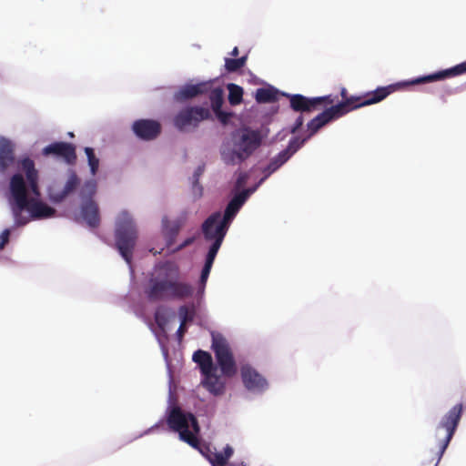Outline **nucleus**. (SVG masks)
I'll use <instances>...</instances> for the list:
<instances>
[{
  "mask_svg": "<svg viewBox=\"0 0 466 466\" xmlns=\"http://www.w3.org/2000/svg\"><path fill=\"white\" fill-rule=\"evenodd\" d=\"M201 385L214 396L224 394L226 389L225 381L217 374V371L203 374Z\"/></svg>",
  "mask_w": 466,
  "mask_h": 466,
  "instance_id": "18",
  "label": "nucleus"
},
{
  "mask_svg": "<svg viewBox=\"0 0 466 466\" xmlns=\"http://www.w3.org/2000/svg\"><path fill=\"white\" fill-rule=\"evenodd\" d=\"M211 268L204 266L200 275V283L205 286L209 276Z\"/></svg>",
  "mask_w": 466,
  "mask_h": 466,
  "instance_id": "37",
  "label": "nucleus"
},
{
  "mask_svg": "<svg viewBox=\"0 0 466 466\" xmlns=\"http://www.w3.org/2000/svg\"><path fill=\"white\" fill-rule=\"evenodd\" d=\"M240 466H245V464L243 462L240 463Z\"/></svg>",
  "mask_w": 466,
  "mask_h": 466,
  "instance_id": "47",
  "label": "nucleus"
},
{
  "mask_svg": "<svg viewBox=\"0 0 466 466\" xmlns=\"http://www.w3.org/2000/svg\"><path fill=\"white\" fill-rule=\"evenodd\" d=\"M215 215H218V217L215 218L214 222L210 226V230L212 232H216L217 225H218V223L221 221V213L220 212H215L212 215H210L209 217H213Z\"/></svg>",
  "mask_w": 466,
  "mask_h": 466,
  "instance_id": "39",
  "label": "nucleus"
},
{
  "mask_svg": "<svg viewBox=\"0 0 466 466\" xmlns=\"http://www.w3.org/2000/svg\"><path fill=\"white\" fill-rule=\"evenodd\" d=\"M186 331H187L186 324L180 323V326L177 331V337L179 339H181L184 336V334L186 333Z\"/></svg>",
  "mask_w": 466,
  "mask_h": 466,
  "instance_id": "43",
  "label": "nucleus"
},
{
  "mask_svg": "<svg viewBox=\"0 0 466 466\" xmlns=\"http://www.w3.org/2000/svg\"><path fill=\"white\" fill-rule=\"evenodd\" d=\"M20 172L14 174L9 182V189L14 200V214L16 218L27 209L33 218L41 219L54 217L56 210L47 204L38 200L40 187L38 185L39 174L35 162L28 157H23L17 163ZM27 221L17 218L19 225Z\"/></svg>",
  "mask_w": 466,
  "mask_h": 466,
  "instance_id": "2",
  "label": "nucleus"
},
{
  "mask_svg": "<svg viewBox=\"0 0 466 466\" xmlns=\"http://www.w3.org/2000/svg\"><path fill=\"white\" fill-rule=\"evenodd\" d=\"M218 215L208 217L202 224V232L207 240H214L207 254L205 265L206 267L212 268L216 256L222 245L223 239L226 236L225 231L220 228H216V232L210 230V226L214 222Z\"/></svg>",
  "mask_w": 466,
  "mask_h": 466,
  "instance_id": "9",
  "label": "nucleus"
},
{
  "mask_svg": "<svg viewBox=\"0 0 466 466\" xmlns=\"http://www.w3.org/2000/svg\"><path fill=\"white\" fill-rule=\"evenodd\" d=\"M228 102L232 106L241 103L243 96V88L236 84H228Z\"/></svg>",
  "mask_w": 466,
  "mask_h": 466,
  "instance_id": "30",
  "label": "nucleus"
},
{
  "mask_svg": "<svg viewBox=\"0 0 466 466\" xmlns=\"http://www.w3.org/2000/svg\"><path fill=\"white\" fill-rule=\"evenodd\" d=\"M206 118H174V126L180 131L190 132L198 127Z\"/></svg>",
  "mask_w": 466,
  "mask_h": 466,
  "instance_id": "27",
  "label": "nucleus"
},
{
  "mask_svg": "<svg viewBox=\"0 0 466 466\" xmlns=\"http://www.w3.org/2000/svg\"><path fill=\"white\" fill-rule=\"evenodd\" d=\"M234 453L233 448L227 444L223 451H211L207 454V458L212 466H227L228 460Z\"/></svg>",
  "mask_w": 466,
  "mask_h": 466,
  "instance_id": "25",
  "label": "nucleus"
},
{
  "mask_svg": "<svg viewBox=\"0 0 466 466\" xmlns=\"http://www.w3.org/2000/svg\"><path fill=\"white\" fill-rule=\"evenodd\" d=\"M248 197V190H243L242 192L234 196L226 207L224 215L223 217L221 216V221L218 223V225H217L216 228H221L225 231V234H227L230 222L239 211L243 204L246 202Z\"/></svg>",
  "mask_w": 466,
  "mask_h": 466,
  "instance_id": "12",
  "label": "nucleus"
},
{
  "mask_svg": "<svg viewBox=\"0 0 466 466\" xmlns=\"http://www.w3.org/2000/svg\"><path fill=\"white\" fill-rule=\"evenodd\" d=\"M218 215L208 217L202 224V232L207 240H214L207 254L205 265L206 267L212 268L216 256L222 245L223 239L226 236L225 231L220 228H216V232L210 230V226L214 222Z\"/></svg>",
  "mask_w": 466,
  "mask_h": 466,
  "instance_id": "10",
  "label": "nucleus"
},
{
  "mask_svg": "<svg viewBox=\"0 0 466 466\" xmlns=\"http://www.w3.org/2000/svg\"><path fill=\"white\" fill-rule=\"evenodd\" d=\"M183 224L184 223L181 219H177L174 221H169L167 218L162 219L163 232L167 248H171L174 245L177 236L183 227Z\"/></svg>",
  "mask_w": 466,
  "mask_h": 466,
  "instance_id": "22",
  "label": "nucleus"
},
{
  "mask_svg": "<svg viewBox=\"0 0 466 466\" xmlns=\"http://www.w3.org/2000/svg\"><path fill=\"white\" fill-rule=\"evenodd\" d=\"M290 157L287 152L283 150L279 152L275 157H273L267 167L264 169V172L267 173V176L278 170L283 164H285Z\"/></svg>",
  "mask_w": 466,
  "mask_h": 466,
  "instance_id": "28",
  "label": "nucleus"
},
{
  "mask_svg": "<svg viewBox=\"0 0 466 466\" xmlns=\"http://www.w3.org/2000/svg\"><path fill=\"white\" fill-rule=\"evenodd\" d=\"M248 179V175L246 173L239 174L237 179V186L241 187Z\"/></svg>",
  "mask_w": 466,
  "mask_h": 466,
  "instance_id": "41",
  "label": "nucleus"
},
{
  "mask_svg": "<svg viewBox=\"0 0 466 466\" xmlns=\"http://www.w3.org/2000/svg\"><path fill=\"white\" fill-rule=\"evenodd\" d=\"M400 86H402L401 83L381 86L360 96H350L347 89L342 87L340 100L338 96L331 94L315 97H307L300 94H283V96L289 98L290 108L294 112L310 114L320 111L316 116H342L352 110L380 102Z\"/></svg>",
  "mask_w": 466,
  "mask_h": 466,
  "instance_id": "1",
  "label": "nucleus"
},
{
  "mask_svg": "<svg viewBox=\"0 0 466 466\" xmlns=\"http://www.w3.org/2000/svg\"><path fill=\"white\" fill-rule=\"evenodd\" d=\"M279 91L272 87H261L256 91L255 98L258 103H272L279 98Z\"/></svg>",
  "mask_w": 466,
  "mask_h": 466,
  "instance_id": "26",
  "label": "nucleus"
},
{
  "mask_svg": "<svg viewBox=\"0 0 466 466\" xmlns=\"http://www.w3.org/2000/svg\"><path fill=\"white\" fill-rule=\"evenodd\" d=\"M15 153L14 145L6 138H0V172H5L14 166Z\"/></svg>",
  "mask_w": 466,
  "mask_h": 466,
  "instance_id": "20",
  "label": "nucleus"
},
{
  "mask_svg": "<svg viewBox=\"0 0 466 466\" xmlns=\"http://www.w3.org/2000/svg\"><path fill=\"white\" fill-rule=\"evenodd\" d=\"M81 215L90 228H97L99 226V208L93 199L86 200L82 204Z\"/></svg>",
  "mask_w": 466,
  "mask_h": 466,
  "instance_id": "21",
  "label": "nucleus"
},
{
  "mask_svg": "<svg viewBox=\"0 0 466 466\" xmlns=\"http://www.w3.org/2000/svg\"><path fill=\"white\" fill-rule=\"evenodd\" d=\"M268 129L241 126L230 131L220 148L221 158L227 165H239L249 158L262 145Z\"/></svg>",
  "mask_w": 466,
  "mask_h": 466,
  "instance_id": "4",
  "label": "nucleus"
},
{
  "mask_svg": "<svg viewBox=\"0 0 466 466\" xmlns=\"http://www.w3.org/2000/svg\"><path fill=\"white\" fill-rule=\"evenodd\" d=\"M80 184V179L77 175L73 172L70 174L68 179L66 180L64 187L60 191L50 190L49 199L54 203H60L65 200L71 193H73Z\"/></svg>",
  "mask_w": 466,
  "mask_h": 466,
  "instance_id": "19",
  "label": "nucleus"
},
{
  "mask_svg": "<svg viewBox=\"0 0 466 466\" xmlns=\"http://www.w3.org/2000/svg\"><path fill=\"white\" fill-rule=\"evenodd\" d=\"M85 153L87 157V161L90 167L91 174L95 176L99 167V159L96 157L94 149L92 147H86Z\"/></svg>",
  "mask_w": 466,
  "mask_h": 466,
  "instance_id": "31",
  "label": "nucleus"
},
{
  "mask_svg": "<svg viewBox=\"0 0 466 466\" xmlns=\"http://www.w3.org/2000/svg\"><path fill=\"white\" fill-rule=\"evenodd\" d=\"M96 183L94 180L86 181L80 190V197L85 199H92V197L96 194Z\"/></svg>",
  "mask_w": 466,
  "mask_h": 466,
  "instance_id": "32",
  "label": "nucleus"
},
{
  "mask_svg": "<svg viewBox=\"0 0 466 466\" xmlns=\"http://www.w3.org/2000/svg\"><path fill=\"white\" fill-rule=\"evenodd\" d=\"M133 130L138 137L152 140L159 135L161 127L155 120L140 118L133 124Z\"/></svg>",
  "mask_w": 466,
  "mask_h": 466,
  "instance_id": "15",
  "label": "nucleus"
},
{
  "mask_svg": "<svg viewBox=\"0 0 466 466\" xmlns=\"http://www.w3.org/2000/svg\"><path fill=\"white\" fill-rule=\"evenodd\" d=\"M193 360L198 365L203 374L217 371V367L213 363L212 356L209 352L198 350L193 354Z\"/></svg>",
  "mask_w": 466,
  "mask_h": 466,
  "instance_id": "24",
  "label": "nucleus"
},
{
  "mask_svg": "<svg viewBox=\"0 0 466 466\" xmlns=\"http://www.w3.org/2000/svg\"><path fill=\"white\" fill-rule=\"evenodd\" d=\"M154 318H155V321H156L157 327L159 329H161L162 330H164L167 324V319L166 315L160 311H157L155 313Z\"/></svg>",
  "mask_w": 466,
  "mask_h": 466,
  "instance_id": "35",
  "label": "nucleus"
},
{
  "mask_svg": "<svg viewBox=\"0 0 466 466\" xmlns=\"http://www.w3.org/2000/svg\"><path fill=\"white\" fill-rule=\"evenodd\" d=\"M137 238V231L131 216L125 211L120 213L116 219L115 240L120 255L128 264H131Z\"/></svg>",
  "mask_w": 466,
  "mask_h": 466,
  "instance_id": "6",
  "label": "nucleus"
},
{
  "mask_svg": "<svg viewBox=\"0 0 466 466\" xmlns=\"http://www.w3.org/2000/svg\"><path fill=\"white\" fill-rule=\"evenodd\" d=\"M194 240H195V238L193 237L187 238L178 247H177L175 248V250H181V249H183L184 248L191 245L194 242Z\"/></svg>",
  "mask_w": 466,
  "mask_h": 466,
  "instance_id": "40",
  "label": "nucleus"
},
{
  "mask_svg": "<svg viewBox=\"0 0 466 466\" xmlns=\"http://www.w3.org/2000/svg\"><path fill=\"white\" fill-rule=\"evenodd\" d=\"M167 423L173 431L179 433L181 441L193 448H198L199 439L198 435L200 432V427L195 415L190 412H184L181 408L176 406L170 410Z\"/></svg>",
  "mask_w": 466,
  "mask_h": 466,
  "instance_id": "5",
  "label": "nucleus"
},
{
  "mask_svg": "<svg viewBox=\"0 0 466 466\" xmlns=\"http://www.w3.org/2000/svg\"><path fill=\"white\" fill-rule=\"evenodd\" d=\"M204 168L202 167H198L195 172V177L198 178L203 172Z\"/></svg>",
  "mask_w": 466,
  "mask_h": 466,
  "instance_id": "45",
  "label": "nucleus"
},
{
  "mask_svg": "<svg viewBox=\"0 0 466 466\" xmlns=\"http://www.w3.org/2000/svg\"><path fill=\"white\" fill-rule=\"evenodd\" d=\"M463 410V406L461 403L456 404L453 406L442 418L441 421L440 422L439 426L437 427V434L441 430L445 431V434L442 440H441L439 444V451L437 453L436 462L434 466H437L439 461H441L444 451H446L447 447L449 446V443L451 440L452 439L455 431L458 427V424L460 422V420L461 418Z\"/></svg>",
  "mask_w": 466,
  "mask_h": 466,
  "instance_id": "8",
  "label": "nucleus"
},
{
  "mask_svg": "<svg viewBox=\"0 0 466 466\" xmlns=\"http://www.w3.org/2000/svg\"><path fill=\"white\" fill-rule=\"evenodd\" d=\"M179 275L178 266L172 261L157 264L145 288L148 300L157 302L192 298L194 287L188 282L179 280Z\"/></svg>",
  "mask_w": 466,
  "mask_h": 466,
  "instance_id": "3",
  "label": "nucleus"
},
{
  "mask_svg": "<svg viewBox=\"0 0 466 466\" xmlns=\"http://www.w3.org/2000/svg\"><path fill=\"white\" fill-rule=\"evenodd\" d=\"M464 73H466V61L462 62L451 68L439 71L437 73L431 74V75H428L425 76L415 78L412 81H410L409 84L420 85V84H424V83H429V82H433V81H439V80H442V79H445L448 77H452V76H456L459 75H462Z\"/></svg>",
  "mask_w": 466,
  "mask_h": 466,
  "instance_id": "16",
  "label": "nucleus"
},
{
  "mask_svg": "<svg viewBox=\"0 0 466 466\" xmlns=\"http://www.w3.org/2000/svg\"><path fill=\"white\" fill-rule=\"evenodd\" d=\"M248 56H244L239 58H225V69L228 73H235L245 66Z\"/></svg>",
  "mask_w": 466,
  "mask_h": 466,
  "instance_id": "29",
  "label": "nucleus"
},
{
  "mask_svg": "<svg viewBox=\"0 0 466 466\" xmlns=\"http://www.w3.org/2000/svg\"><path fill=\"white\" fill-rule=\"evenodd\" d=\"M45 156L54 155L62 157L67 164H75L76 160V147L66 142H55L43 149Z\"/></svg>",
  "mask_w": 466,
  "mask_h": 466,
  "instance_id": "14",
  "label": "nucleus"
},
{
  "mask_svg": "<svg viewBox=\"0 0 466 466\" xmlns=\"http://www.w3.org/2000/svg\"><path fill=\"white\" fill-rule=\"evenodd\" d=\"M177 116H211L209 109L207 107L194 106L188 108L185 114H179Z\"/></svg>",
  "mask_w": 466,
  "mask_h": 466,
  "instance_id": "33",
  "label": "nucleus"
},
{
  "mask_svg": "<svg viewBox=\"0 0 466 466\" xmlns=\"http://www.w3.org/2000/svg\"><path fill=\"white\" fill-rule=\"evenodd\" d=\"M229 466H236L234 463H230Z\"/></svg>",
  "mask_w": 466,
  "mask_h": 466,
  "instance_id": "46",
  "label": "nucleus"
},
{
  "mask_svg": "<svg viewBox=\"0 0 466 466\" xmlns=\"http://www.w3.org/2000/svg\"><path fill=\"white\" fill-rule=\"evenodd\" d=\"M211 349L215 353L217 363L224 377L232 378L238 369L233 352L227 339L220 333L212 332Z\"/></svg>",
  "mask_w": 466,
  "mask_h": 466,
  "instance_id": "7",
  "label": "nucleus"
},
{
  "mask_svg": "<svg viewBox=\"0 0 466 466\" xmlns=\"http://www.w3.org/2000/svg\"><path fill=\"white\" fill-rule=\"evenodd\" d=\"M245 388L250 391L262 392L268 389L267 380L252 366L245 364L240 369Z\"/></svg>",
  "mask_w": 466,
  "mask_h": 466,
  "instance_id": "11",
  "label": "nucleus"
},
{
  "mask_svg": "<svg viewBox=\"0 0 466 466\" xmlns=\"http://www.w3.org/2000/svg\"><path fill=\"white\" fill-rule=\"evenodd\" d=\"M334 118H312L310 122L308 124V129L309 131V135L303 138L299 137H292L286 149H284V152H287L289 154V157H291V156L296 153L305 143V141L309 138L311 136H313L320 127L328 124L330 120H333Z\"/></svg>",
  "mask_w": 466,
  "mask_h": 466,
  "instance_id": "13",
  "label": "nucleus"
},
{
  "mask_svg": "<svg viewBox=\"0 0 466 466\" xmlns=\"http://www.w3.org/2000/svg\"><path fill=\"white\" fill-rule=\"evenodd\" d=\"M9 237H10V230L9 229H5L0 234V250L3 249L5 248V246L8 243Z\"/></svg>",
  "mask_w": 466,
  "mask_h": 466,
  "instance_id": "36",
  "label": "nucleus"
},
{
  "mask_svg": "<svg viewBox=\"0 0 466 466\" xmlns=\"http://www.w3.org/2000/svg\"><path fill=\"white\" fill-rule=\"evenodd\" d=\"M239 54V50L238 46H235L232 51L229 53V55L233 57H237Z\"/></svg>",
  "mask_w": 466,
  "mask_h": 466,
  "instance_id": "44",
  "label": "nucleus"
},
{
  "mask_svg": "<svg viewBox=\"0 0 466 466\" xmlns=\"http://www.w3.org/2000/svg\"><path fill=\"white\" fill-rule=\"evenodd\" d=\"M233 118H218L219 121V124L224 128H230L234 126V123L232 122Z\"/></svg>",
  "mask_w": 466,
  "mask_h": 466,
  "instance_id": "38",
  "label": "nucleus"
},
{
  "mask_svg": "<svg viewBox=\"0 0 466 466\" xmlns=\"http://www.w3.org/2000/svg\"><path fill=\"white\" fill-rule=\"evenodd\" d=\"M178 315L181 320V323L187 324L193 320L194 318V310L190 309L187 306L183 305L178 309Z\"/></svg>",
  "mask_w": 466,
  "mask_h": 466,
  "instance_id": "34",
  "label": "nucleus"
},
{
  "mask_svg": "<svg viewBox=\"0 0 466 466\" xmlns=\"http://www.w3.org/2000/svg\"><path fill=\"white\" fill-rule=\"evenodd\" d=\"M211 86L212 83L210 81L200 82L195 85H186L175 93L174 99L177 102H185L199 95L208 93Z\"/></svg>",
  "mask_w": 466,
  "mask_h": 466,
  "instance_id": "17",
  "label": "nucleus"
},
{
  "mask_svg": "<svg viewBox=\"0 0 466 466\" xmlns=\"http://www.w3.org/2000/svg\"><path fill=\"white\" fill-rule=\"evenodd\" d=\"M208 93L211 107L215 113V116H234L231 113L222 111V106L224 103V92L222 88L216 87L212 89L211 87Z\"/></svg>",
  "mask_w": 466,
  "mask_h": 466,
  "instance_id": "23",
  "label": "nucleus"
},
{
  "mask_svg": "<svg viewBox=\"0 0 466 466\" xmlns=\"http://www.w3.org/2000/svg\"><path fill=\"white\" fill-rule=\"evenodd\" d=\"M303 118H298L297 119V122L296 124L294 125V127L291 128L290 132L295 134L300 127L301 126L303 125Z\"/></svg>",
  "mask_w": 466,
  "mask_h": 466,
  "instance_id": "42",
  "label": "nucleus"
}]
</instances>
